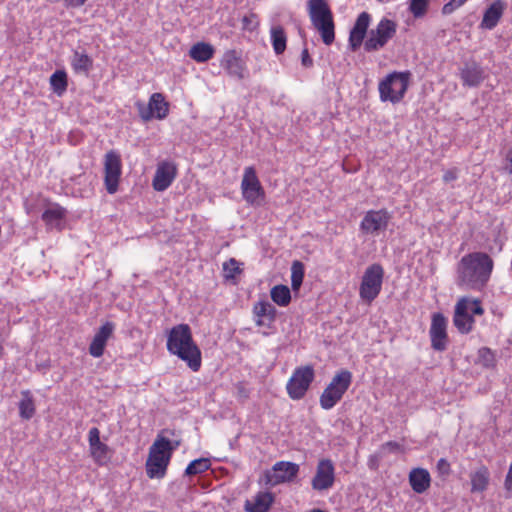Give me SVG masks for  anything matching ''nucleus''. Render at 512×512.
I'll list each match as a JSON object with an SVG mask.
<instances>
[{
  "mask_svg": "<svg viewBox=\"0 0 512 512\" xmlns=\"http://www.w3.org/2000/svg\"><path fill=\"white\" fill-rule=\"evenodd\" d=\"M108 446L100 443L90 448V453L94 461L98 464H104L107 460Z\"/></svg>",
  "mask_w": 512,
  "mask_h": 512,
  "instance_id": "obj_38",
  "label": "nucleus"
},
{
  "mask_svg": "<svg viewBox=\"0 0 512 512\" xmlns=\"http://www.w3.org/2000/svg\"><path fill=\"white\" fill-rule=\"evenodd\" d=\"M304 278V265L300 261H294L291 266V286L298 290Z\"/></svg>",
  "mask_w": 512,
  "mask_h": 512,
  "instance_id": "obj_37",
  "label": "nucleus"
},
{
  "mask_svg": "<svg viewBox=\"0 0 512 512\" xmlns=\"http://www.w3.org/2000/svg\"><path fill=\"white\" fill-rule=\"evenodd\" d=\"M467 0H451L443 6L442 12L444 14H451L455 9L464 5Z\"/></svg>",
  "mask_w": 512,
  "mask_h": 512,
  "instance_id": "obj_43",
  "label": "nucleus"
},
{
  "mask_svg": "<svg viewBox=\"0 0 512 512\" xmlns=\"http://www.w3.org/2000/svg\"><path fill=\"white\" fill-rule=\"evenodd\" d=\"M494 262L484 252L464 255L456 267V284L464 290L482 291L490 280Z\"/></svg>",
  "mask_w": 512,
  "mask_h": 512,
  "instance_id": "obj_1",
  "label": "nucleus"
},
{
  "mask_svg": "<svg viewBox=\"0 0 512 512\" xmlns=\"http://www.w3.org/2000/svg\"><path fill=\"white\" fill-rule=\"evenodd\" d=\"M307 11L311 23L333 17L332 11L326 0H308Z\"/></svg>",
  "mask_w": 512,
  "mask_h": 512,
  "instance_id": "obj_22",
  "label": "nucleus"
},
{
  "mask_svg": "<svg viewBox=\"0 0 512 512\" xmlns=\"http://www.w3.org/2000/svg\"><path fill=\"white\" fill-rule=\"evenodd\" d=\"M490 473L485 466L479 467L476 471L470 474L471 491L483 492L489 484Z\"/></svg>",
  "mask_w": 512,
  "mask_h": 512,
  "instance_id": "obj_29",
  "label": "nucleus"
},
{
  "mask_svg": "<svg viewBox=\"0 0 512 512\" xmlns=\"http://www.w3.org/2000/svg\"><path fill=\"white\" fill-rule=\"evenodd\" d=\"M167 350L170 354L184 361L193 371L201 368V350L194 342L192 332L188 324L173 326L167 335Z\"/></svg>",
  "mask_w": 512,
  "mask_h": 512,
  "instance_id": "obj_2",
  "label": "nucleus"
},
{
  "mask_svg": "<svg viewBox=\"0 0 512 512\" xmlns=\"http://www.w3.org/2000/svg\"><path fill=\"white\" fill-rule=\"evenodd\" d=\"M460 78L464 86L477 87L484 80V70L476 62H466L460 69Z\"/></svg>",
  "mask_w": 512,
  "mask_h": 512,
  "instance_id": "obj_21",
  "label": "nucleus"
},
{
  "mask_svg": "<svg viewBox=\"0 0 512 512\" xmlns=\"http://www.w3.org/2000/svg\"><path fill=\"white\" fill-rule=\"evenodd\" d=\"M352 382V374L348 370L337 372L322 392L319 402L324 410L332 409L343 397Z\"/></svg>",
  "mask_w": 512,
  "mask_h": 512,
  "instance_id": "obj_6",
  "label": "nucleus"
},
{
  "mask_svg": "<svg viewBox=\"0 0 512 512\" xmlns=\"http://www.w3.org/2000/svg\"><path fill=\"white\" fill-rule=\"evenodd\" d=\"M220 66L230 77L237 80H242L246 77V66L235 50H228L223 54Z\"/></svg>",
  "mask_w": 512,
  "mask_h": 512,
  "instance_id": "obj_16",
  "label": "nucleus"
},
{
  "mask_svg": "<svg viewBox=\"0 0 512 512\" xmlns=\"http://www.w3.org/2000/svg\"><path fill=\"white\" fill-rule=\"evenodd\" d=\"M210 460L207 458H199L191 461L185 470V474L192 476L201 474L210 468Z\"/></svg>",
  "mask_w": 512,
  "mask_h": 512,
  "instance_id": "obj_36",
  "label": "nucleus"
},
{
  "mask_svg": "<svg viewBox=\"0 0 512 512\" xmlns=\"http://www.w3.org/2000/svg\"><path fill=\"white\" fill-rule=\"evenodd\" d=\"M484 308L478 298L460 297L454 307L453 324L461 334H468L474 329L475 316H482Z\"/></svg>",
  "mask_w": 512,
  "mask_h": 512,
  "instance_id": "obj_5",
  "label": "nucleus"
},
{
  "mask_svg": "<svg viewBox=\"0 0 512 512\" xmlns=\"http://www.w3.org/2000/svg\"><path fill=\"white\" fill-rule=\"evenodd\" d=\"M409 484L414 492L424 493L431 484L430 473L424 468L412 469L409 473Z\"/></svg>",
  "mask_w": 512,
  "mask_h": 512,
  "instance_id": "obj_23",
  "label": "nucleus"
},
{
  "mask_svg": "<svg viewBox=\"0 0 512 512\" xmlns=\"http://www.w3.org/2000/svg\"><path fill=\"white\" fill-rule=\"evenodd\" d=\"M507 4L503 0H495L484 11L480 27L487 30L494 29L502 18Z\"/></svg>",
  "mask_w": 512,
  "mask_h": 512,
  "instance_id": "obj_19",
  "label": "nucleus"
},
{
  "mask_svg": "<svg viewBox=\"0 0 512 512\" xmlns=\"http://www.w3.org/2000/svg\"><path fill=\"white\" fill-rule=\"evenodd\" d=\"M335 482V468L331 460L322 459L318 462L316 473L311 481L312 488L316 491L330 489Z\"/></svg>",
  "mask_w": 512,
  "mask_h": 512,
  "instance_id": "obj_14",
  "label": "nucleus"
},
{
  "mask_svg": "<svg viewBox=\"0 0 512 512\" xmlns=\"http://www.w3.org/2000/svg\"><path fill=\"white\" fill-rule=\"evenodd\" d=\"M274 501L273 495L269 492H259L252 500L244 503L245 512H268Z\"/></svg>",
  "mask_w": 512,
  "mask_h": 512,
  "instance_id": "obj_24",
  "label": "nucleus"
},
{
  "mask_svg": "<svg viewBox=\"0 0 512 512\" xmlns=\"http://www.w3.org/2000/svg\"><path fill=\"white\" fill-rule=\"evenodd\" d=\"M314 379V370L311 366L298 367L287 382L286 390L293 400L302 399Z\"/></svg>",
  "mask_w": 512,
  "mask_h": 512,
  "instance_id": "obj_10",
  "label": "nucleus"
},
{
  "mask_svg": "<svg viewBox=\"0 0 512 512\" xmlns=\"http://www.w3.org/2000/svg\"><path fill=\"white\" fill-rule=\"evenodd\" d=\"M427 6H428V0H411L410 1V11L416 18L422 17L426 13Z\"/></svg>",
  "mask_w": 512,
  "mask_h": 512,
  "instance_id": "obj_40",
  "label": "nucleus"
},
{
  "mask_svg": "<svg viewBox=\"0 0 512 512\" xmlns=\"http://www.w3.org/2000/svg\"><path fill=\"white\" fill-rule=\"evenodd\" d=\"M458 174H459V170L457 168L448 169L443 174V181L445 183H451V182L457 180Z\"/></svg>",
  "mask_w": 512,
  "mask_h": 512,
  "instance_id": "obj_45",
  "label": "nucleus"
},
{
  "mask_svg": "<svg viewBox=\"0 0 512 512\" xmlns=\"http://www.w3.org/2000/svg\"><path fill=\"white\" fill-rule=\"evenodd\" d=\"M174 447L168 438L158 436L149 448L146 473L151 479L165 476Z\"/></svg>",
  "mask_w": 512,
  "mask_h": 512,
  "instance_id": "obj_3",
  "label": "nucleus"
},
{
  "mask_svg": "<svg viewBox=\"0 0 512 512\" xmlns=\"http://www.w3.org/2000/svg\"><path fill=\"white\" fill-rule=\"evenodd\" d=\"M271 42L274 52L277 55L282 54L286 49V34L281 26H273L270 30Z\"/></svg>",
  "mask_w": 512,
  "mask_h": 512,
  "instance_id": "obj_32",
  "label": "nucleus"
},
{
  "mask_svg": "<svg viewBox=\"0 0 512 512\" xmlns=\"http://www.w3.org/2000/svg\"><path fill=\"white\" fill-rule=\"evenodd\" d=\"M478 361L485 367L493 366L495 361L493 352L487 347L480 348L478 351Z\"/></svg>",
  "mask_w": 512,
  "mask_h": 512,
  "instance_id": "obj_39",
  "label": "nucleus"
},
{
  "mask_svg": "<svg viewBox=\"0 0 512 512\" xmlns=\"http://www.w3.org/2000/svg\"><path fill=\"white\" fill-rule=\"evenodd\" d=\"M371 22V16L368 12H362L358 15L349 35V45L352 50H357L363 43Z\"/></svg>",
  "mask_w": 512,
  "mask_h": 512,
  "instance_id": "obj_17",
  "label": "nucleus"
},
{
  "mask_svg": "<svg viewBox=\"0 0 512 512\" xmlns=\"http://www.w3.org/2000/svg\"><path fill=\"white\" fill-rule=\"evenodd\" d=\"M437 471L440 475H448L450 473V464L445 458H441L437 462Z\"/></svg>",
  "mask_w": 512,
  "mask_h": 512,
  "instance_id": "obj_44",
  "label": "nucleus"
},
{
  "mask_svg": "<svg viewBox=\"0 0 512 512\" xmlns=\"http://www.w3.org/2000/svg\"><path fill=\"white\" fill-rule=\"evenodd\" d=\"M384 270L380 264H372L366 268L359 288L360 298L370 304L381 292Z\"/></svg>",
  "mask_w": 512,
  "mask_h": 512,
  "instance_id": "obj_8",
  "label": "nucleus"
},
{
  "mask_svg": "<svg viewBox=\"0 0 512 512\" xmlns=\"http://www.w3.org/2000/svg\"><path fill=\"white\" fill-rule=\"evenodd\" d=\"M310 512H325L324 510H321V509H313L311 510Z\"/></svg>",
  "mask_w": 512,
  "mask_h": 512,
  "instance_id": "obj_52",
  "label": "nucleus"
},
{
  "mask_svg": "<svg viewBox=\"0 0 512 512\" xmlns=\"http://www.w3.org/2000/svg\"><path fill=\"white\" fill-rule=\"evenodd\" d=\"M256 324L258 326H265V325H270L271 323H268L267 322V319L264 318V317H256Z\"/></svg>",
  "mask_w": 512,
  "mask_h": 512,
  "instance_id": "obj_50",
  "label": "nucleus"
},
{
  "mask_svg": "<svg viewBox=\"0 0 512 512\" xmlns=\"http://www.w3.org/2000/svg\"><path fill=\"white\" fill-rule=\"evenodd\" d=\"M136 105L138 107L139 115L144 121H148L155 117L151 108L148 105L145 106V104L141 102H138Z\"/></svg>",
  "mask_w": 512,
  "mask_h": 512,
  "instance_id": "obj_41",
  "label": "nucleus"
},
{
  "mask_svg": "<svg viewBox=\"0 0 512 512\" xmlns=\"http://www.w3.org/2000/svg\"><path fill=\"white\" fill-rule=\"evenodd\" d=\"M254 313L256 317H264L268 323H272L276 317V309L269 302H258L254 306Z\"/></svg>",
  "mask_w": 512,
  "mask_h": 512,
  "instance_id": "obj_35",
  "label": "nucleus"
},
{
  "mask_svg": "<svg viewBox=\"0 0 512 512\" xmlns=\"http://www.w3.org/2000/svg\"><path fill=\"white\" fill-rule=\"evenodd\" d=\"M301 62L304 67H311L313 65V60L310 57L308 50L305 48L301 53Z\"/></svg>",
  "mask_w": 512,
  "mask_h": 512,
  "instance_id": "obj_47",
  "label": "nucleus"
},
{
  "mask_svg": "<svg viewBox=\"0 0 512 512\" xmlns=\"http://www.w3.org/2000/svg\"><path fill=\"white\" fill-rule=\"evenodd\" d=\"M115 326L112 322L104 323L94 335L89 346V353L95 358L103 355L108 339L112 336Z\"/></svg>",
  "mask_w": 512,
  "mask_h": 512,
  "instance_id": "obj_18",
  "label": "nucleus"
},
{
  "mask_svg": "<svg viewBox=\"0 0 512 512\" xmlns=\"http://www.w3.org/2000/svg\"><path fill=\"white\" fill-rule=\"evenodd\" d=\"M22 398L19 402V415L22 419L29 420L35 414V404L29 390L22 391Z\"/></svg>",
  "mask_w": 512,
  "mask_h": 512,
  "instance_id": "obj_31",
  "label": "nucleus"
},
{
  "mask_svg": "<svg viewBox=\"0 0 512 512\" xmlns=\"http://www.w3.org/2000/svg\"><path fill=\"white\" fill-rule=\"evenodd\" d=\"M176 176V167L169 162L161 163L156 170L153 179V188L156 191L166 190L173 182Z\"/></svg>",
  "mask_w": 512,
  "mask_h": 512,
  "instance_id": "obj_20",
  "label": "nucleus"
},
{
  "mask_svg": "<svg viewBox=\"0 0 512 512\" xmlns=\"http://www.w3.org/2000/svg\"><path fill=\"white\" fill-rule=\"evenodd\" d=\"M391 218V213L386 209L369 210L360 222V231L364 235L378 236L387 230Z\"/></svg>",
  "mask_w": 512,
  "mask_h": 512,
  "instance_id": "obj_11",
  "label": "nucleus"
},
{
  "mask_svg": "<svg viewBox=\"0 0 512 512\" xmlns=\"http://www.w3.org/2000/svg\"><path fill=\"white\" fill-rule=\"evenodd\" d=\"M223 268L225 271H229L230 276L239 272L238 262L235 259H230L228 262L224 263Z\"/></svg>",
  "mask_w": 512,
  "mask_h": 512,
  "instance_id": "obj_46",
  "label": "nucleus"
},
{
  "mask_svg": "<svg viewBox=\"0 0 512 512\" xmlns=\"http://www.w3.org/2000/svg\"><path fill=\"white\" fill-rule=\"evenodd\" d=\"M121 174L122 162L120 154L115 150L108 151L104 157V184L109 194L117 192Z\"/></svg>",
  "mask_w": 512,
  "mask_h": 512,
  "instance_id": "obj_12",
  "label": "nucleus"
},
{
  "mask_svg": "<svg viewBox=\"0 0 512 512\" xmlns=\"http://www.w3.org/2000/svg\"><path fill=\"white\" fill-rule=\"evenodd\" d=\"M70 64L75 73L87 75L93 66V60L85 51L76 50L71 56Z\"/></svg>",
  "mask_w": 512,
  "mask_h": 512,
  "instance_id": "obj_26",
  "label": "nucleus"
},
{
  "mask_svg": "<svg viewBox=\"0 0 512 512\" xmlns=\"http://www.w3.org/2000/svg\"><path fill=\"white\" fill-rule=\"evenodd\" d=\"M397 24L388 18H382L375 28L368 32L364 42L366 52H376L383 49L386 44L395 36Z\"/></svg>",
  "mask_w": 512,
  "mask_h": 512,
  "instance_id": "obj_7",
  "label": "nucleus"
},
{
  "mask_svg": "<svg viewBox=\"0 0 512 512\" xmlns=\"http://www.w3.org/2000/svg\"><path fill=\"white\" fill-rule=\"evenodd\" d=\"M70 5L74 7L82 6L87 0H68Z\"/></svg>",
  "mask_w": 512,
  "mask_h": 512,
  "instance_id": "obj_51",
  "label": "nucleus"
},
{
  "mask_svg": "<svg viewBox=\"0 0 512 512\" xmlns=\"http://www.w3.org/2000/svg\"><path fill=\"white\" fill-rule=\"evenodd\" d=\"M505 160H506L505 169L509 174L512 175V147L507 151Z\"/></svg>",
  "mask_w": 512,
  "mask_h": 512,
  "instance_id": "obj_48",
  "label": "nucleus"
},
{
  "mask_svg": "<svg viewBox=\"0 0 512 512\" xmlns=\"http://www.w3.org/2000/svg\"><path fill=\"white\" fill-rule=\"evenodd\" d=\"M66 210L59 205L49 206L42 214V219L49 228L61 229Z\"/></svg>",
  "mask_w": 512,
  "mask_h": 512,
  "instance_id": "obj_25",
  "label": "nucleus"
},
{
  "mask_svg": "<svg viewBox=\"0 0 512 512\" xmlns=\"http://www.w3.org/2000/svg\"><path fill=\"white\" fill-rule=\"evenodd\" d=\"M298 472L299 466L296 463L280 461L275 463L272 470L266 474L267 482L272 486L290 482L297 476Z\"/></svg>",
  "mask_w": 512,
  "mask_h": 512,
  "instance_id": "obj_15",
  "label": "nucleus"
},
{
  "mask_svg": "<svg viewBox=\"0 0 512 512\" xmlns=\"http://www.w3.org/2000/svg\"><path fill=\"white\" fill-rule=\"evenodd\" d=\"M243 199L252 206L260 205L265 199L264 188L253 166L245 167L241 181Z\"/></svg>",
  "mask_w": 512,
  "mask_h": 512,
  "instance_id": "obj_9",
  "label": "nucleus"
},
{
  "mask_svg": "<svg viewBox=\"0 0 512 512\" xmlns=\"http://www.w3.org/2000/svg\"><path fill=\"white\" fill-rule=\"evenodd\" d=\"M214 53V47L205 42H198L189 50V56L198 63L207 62L214 56Z\"/></svg>",
  "mask_w": 512,
  "mask_h": 512,
  "instance_id": "obj_27",
  "label": "nucleus"
},
{
  "mask_svg": "<svg viewBox=\"0 0 512 512\" xmlns=\"http://www.w3.org/2000/svg\"><path fill=\"white\" fill-rule=\"evenodd\" d=\"M52 90L57 95H62L67 89V74L64 70H56L50 77Z\"/></svg>",
  "mask_w": 512,
  "mask_h": 512,
  "instance_id": "obj_34",
  "label": "nucleus"
},
{
  "mask_svg": "<svg viewBox=\"0 0 512 512\" xmlns=\"http://www.w3.org/2000/svg\"><path fill=\"white\" fill-rule=\"evenodd\" d=\"M271 299L279 306L285 307L291 301V293L287 286L276 285L271 289Z\"/></svg>",
  "mask_w": 512,
  "mask_h": 512,
  "instance_id": "obj_33",
  "label": "nucleus"
},
{
  "mask_svg": "<svg viewBox=\"0 0 512 512\" xmlns=\"http://www.w3.org/2000/svg\"><path fill=\"white\" fill-rule=\"evenodd\" d=\"M148 106L151 108L155 118L162 120L167 117L169 105L161 93H153L149 99Z\"/></svg>",
  "mask_w": 512,
  "mask_h": 512,
  "instance_id": "obj_30",
  "label": "nucleus"
},
{
  "mask_svg": "<svg viewBox=\"0 0 512 512\" xmlns=\"http://www.w3.org/2000/svg\"><path fill=\"white\" fill-rule=\"evenodd\" d=\"M88 442H89V448L102 443L100 440V431L98 428L93 427L89 430Z\"/></svg>",
  "mask_w": 512,
  "mask_h": 512,
  "instance_id": "obj_42",
  "label": "nucleus"
},
{
  "mask_svg": "<svg viewBox=\"0 0 512 512\" xmlns=\"http://www.w3.org/2000/svg\"><path fill=\"white\" fill-rule=\"evenodd\" d=\"M412 73L394 71L387 74L378 84L379 98L382 102L400 103L409 88Z\"/></svg>",
  "mask_w": 512,
  "mask_h": 512,
  "instance_id": "obj_4",
  "label": "nucleus"
},
{
  "mask_svg": "<svg viewBox=\"0 0 512 512\" xmlns=\"http://www.w3.org/2000/svg\"><path fill=\"white\" fill-rule=\"evenodd\" d=\"M431 347L436 351H444L447 348V319L442 313H434L429 330Z\"/></svg>",
  "mask_w": 512,
  "mask_h": 512,
  "instance_id": "obj_13",
  "label": "nucleus"
},
{
  "mask_svg": "<svg viewBox=\"0 0 512 512\" xmlns=\"http://www.w3.org/2000/svg\"><path fill=\"white\" fill-rule=\"evenodd\" d=\"M384 447L389 448L390 451L398 450L400 445L397 442H387Z\"/></svg>",
  "mask_w": 512,
  "mask_h": 512,
  "instance_id": "obj_49",
  "label": "nucleus"
},
{
  "mask_svg": "<svg viewBox=\"0 0 512 512\" xmlns=\"http://www.w3.org/2000/svg\"><path fill=\"white\" fill-rule=\"evenodd\" d=\"M314 28L318 31L321 39L325 45H331L335 40V24L334 19L329 18L312 23Z\"/></svg>",
  "mask_w": 512,
  "mask_h": 512,
  "instance_id": "obj_28",
  "label": "nucleus"
}]
</instances>
